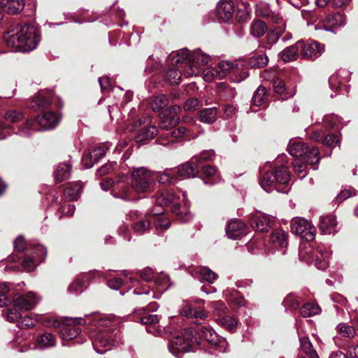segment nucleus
<instances>
[{
	"label": "nucleus",
	"mask_w": 358,
	"mask_h": 358,
	"mask_svg": "<svg viewBox=\"0 0 358 358\" xmlns=\"http://www.w3.org/2000/svg\"><path fill=\"white\" fill-rule=\"evenodd\" d=\"M181 108L178 105H174L165 110L161 114L162 120L159 127L162 129L168 130L179 122V113Z\"/></svg>",
	"instance_id": "14"
},
{
	"label": "nucleus",
	"mask_w": 358,
	"mask_h": 358,
	"mask_svg": "<svg viewBox=\"0 0 358 358\" xmlns=\"http://www.w3.org/2000/svg\"><path fill=\"white\" fill-rule=\"evenodd\" d=\"M247 228L244 222L238 220H231L226 227V234L229 238L236 240L246 234Z\"/></svg>",
	"instance_id": "17"
},
{
	"label": "nucleus",
	"mask_w": 358,
	"mask_h": 358,
	"mask_svg": "<svg viewBox=\"0 0 358 358\" xmlns=\"http://www.w3.org/2000/svg\"><path fill=\"white\" fill-rule=\"evenodd\" d=\"M169 350L174 355L178 356L180 352L189 351V344L181 337H175L169 343Z\"/></svg>",
	"instance_id": "22"
},
{
	"label": "nucleus",
	"mask_w": 358,
	"mask_h": 358,
	"mask_svg": "<svg viewBox=\"0 0 358 358\" xmlns=\"http://www.w3.org/2000/svg\"><path fill=\"white\" fill-rule=\"evenodd\" d=\"M287 151L290 155L294 157H302L306 160V163L313 166L314 170L317 169L320 162L319 152L315 148H308L300 140L290 141L287 146Z\"/></svg>",
	"instance_id": "6"
},
{
	"label": "nucleus",
	"mask_w": 358,
	"mask_h": 358,
	"mask_svg": "<svg viewBox=\"0 0 358 358\" xmlns=\"http://www.w3.org/2000/svg\"><path fill=\"white\" fill-rule=\"evenodd\" d=\"M85 288V282L80 279H76L69 286V292L73 294H78L81 293Z\"/></svg>",
	"instance_id": "57"
},
{
	"label": "nucleus",
	"mask_w": 358,
	"mask_h": 358,
	"mask_svg": "<svg viewBox=\"0 0 358 358\" xmlns=\"http://www.w3.org/2000/svg\"><path fill=\"white\" fill-rule=\"evenodd\" d=\"M331 255L330 248L324 245L317 246L315 251L310 246L301 247L299 249L300 258L309 264L314 263L320 270H324L327 267Z\"/></svg>",
	"instance_id": "5"
},
{
	"label": "nucleus",
	"mask_w": 358,
	"mask_h": 358,
	"mask_svg": "<svg viewBox=\"0 0 358 358\" xmlns=\"http://www.w3.org/2000/svg\"><path fill=\"white\" fill-rule=\"evenodd\" d=\"M3 314L8 322L17 323L21 315L17 310L11 308L4 310Z\"/></svg>",
	"instance_id": "61"
},
{
	"label": "nucleus",
	"mask_w": 358,
	"mask_h": 358,
	"mask_svg": "<svg viewBox=\"0 0 358 358\" xmlns=\"http://www.w3.org/2000/svg\"><path fill=\"white\" fill-rule=\"evenodd\" d=\"M159 318L157 315H149L142 317L140 320L141 324L145 325H155L159 322Z\"/></svg>",
	"instance_id": "63"
},
{
	"label": "nucleus",
	"mask_w": 358,
	"mask_h": 358,
	"mask_svg": "<svg viewBox=\"0 0 358 358\" xmlns=\"http://www.w3.org/2000/svg\"><path fill=\"white\" fill-rule=\"evenodd\" d=\"M194 164V162L192 161V159L191 162L182 164L177 169H174L178 180H183L185 178L195 177L197 175L199 170L197 165Z\"/></svg>",
	"instance_id": "18"
},
{
	"label": "nucleus",
	"mask_w": 358,
	"mask_h": 358,
	"mask_svg": "<svg viewBox=\"0 0 358 358\" xmlns=\"http://www.w3.org/2000/svg\"><path fill=\"white\" fill-rule=\"evenodd\" d=\"M108 148L107 145H102L99 147L94 148L90 154V157H93L94 162L98 161L99 159L102 158L108 151Z\"/></svg>",
	"instance_id": "59"
},
{
	"label": "nucleus",
	"mask_w": 358,
	"mask_h": 358,
	"mask_svg": "<svg viewBox=\"0 0 358 358\" xmlns=\"http://www.w3.org/2000/svg\"><path fill=\"white\" fill-rule=\"evenodd\" d=\"M0 4L8 13L15 15L23 10L25 1L24 0H1Z\"/></svg>",
	"instance_id": "23"
},
{
	"label": "nucleus",
	"mask_w": 358,
	"mask_h": 358,
	"mask_svg": "<svg viewBox=\"0 0 358 358\" xmlns=\"http://www.w3.org/2000/svg\"><path fill=\"white\" fill-rule=\"evenodd\" d=\"M320 310V308L318 305L308 303L302 306L301 314L304 317H308L319 314Z\"/></svg>",
	"instance_id": "46"
},
{
	"label": "nucleus",
	"mask_w": 358,
	"mask_h": 358,
	"mask_svg": "<svg viewBox=\"0 0 358 358\" xmlns=\"http://www.w3.org/2000/svg\"><path fill=\"white\" fill-rule=\"evenodd\" d=\"M267 30V26L265 22L261 20L254 21L250 26V34L254 37L259 38L262 36Z\"/></svg>",
	"instance_id": "42"
},
{
	"label": "nucleus",
	"mask_w": 358,
	"mask_h": 358,
	"mask_svg": "<svg viewBox=\"0 0 358 358\" xmlns=\"http://www.w3.org/2000/svg\"><path fill=\"white\" fill-rule=\"evenodd\" d=\"M323 143L330 147H335L340 144L341 139L335 134H329L323 139Z\"/></svg>",
	"instance_id": "62"
},
{
	"label": "nucleus",
	"mask_w": 358,
	"mask_h": 358,
	"mask_svg": "<svg viewBox=\"0 0 358 358\" xmlns=\"http://www.w3.org/2000/svg\"><path fill=\"white\" fill-rule=\"evenodd\" d=\"M267 99L268 96L266 95V88L263 86H259L253 94L252 104L256 106H262L266 104Z\"/></svg>",
	"instance_id": "37"
},
{
	"label": "nucleus",
	"mask_w": 358,
	"mask_h": 358,
	"mask_svg": "<svg viewBox=\"0 0 358 358\" xmlns=\"http://www.w3.org/2000/svg\"><path fill=\"white\" fill-rule=\"evenodd\" d=\"M210 59V56L203 53L199 49L191 53V62L195 65H206L209 62Z\"/></svg>",
	"instance_id": "41"
},
{
	"label": "nucleus",
	"mask_w": 358,
	"mask_h": 358,
	"mask_svg": "<svg viewBox=\"0 0 358 358\" xmlns=\"http://www.w3.org/2000/svg\"><path fill=\"white\" fill-rule=\"evenodd\" d=\"M214 156V151L213 150H209L203 151L199 155L194 156L192 159L194 163L201 164L207 161H211Z\"/></svg>",
	"instance_id": "50"
},
{
	"label": "nucleus",
	"mask_w": 358,
	"mask_h": 358,
	"mask_svg": "<svg viewBox=\"0 0 358 358\" xmlns=\"http://www.w3.org/2000/svg\"><path fill=\"white\" fill-rule=\"evenodd\" d=\"M180 315L190 318L204 319L207 317L203 307V301L197 299L194 302L185 301L179 309Z\"/></svg>",
	"instance_id": "11"
},
{
	"label": "nucleus",
	"mask_w": 358,
	"mask_h": 358,
	"mask_svg": "<svg viewBox=\"0 0 358 358\" xmlns=\"http://www.w3.org/2000/svg\"><path fill=\"white\" fill-rule=\"evenodd\" d=\"M301 348L303 352L310 358H319L316 350L313 348L312 343L307 337L300 338Z\"/></svg>",
	"instance_id": "39"
},
{
	"label": "nucleus",
	"mask_w": 358,
	"mask_h": 358,
	"mask_svg": "<svg viewBox=\"0 0 358 358\" xmlns=\"http://www.w3.org/2000/svg\"><path fill=\"white\" fill-rule=\"evenodd\" d=\"M41 298L34 292L15 294L13 301L15 306L20 310H31L39 303Z\"/></svg>",
	"instance_id": "12"
},
{
	"label": "nucleus",
	"mask_w": 358,
	"mask_h": 358,
	"mask_svg": "<svg viewBox=\"0 0 358 358\" xmlns=\"http://www.w3.org/2000/svg\"><path fill=\"white\" fill-rule=\"evenodd\" d=\"M271 242L276 249L282 250L284 254L288 246V235L282 229H276L271 234Z\"/></svg>",
	"instance_id": "19"
},
{
	"label": "nucleus",
	"mask_w": 358,
	"mask_h": 358,
	"mask_svg": "<svg viewBox=\"0 0 358 358\" xmlns=\"http://www.w3.org/2000/svg\"><path fill=\"white\" fill-rule=\"evenodd\" d=\"M289 181V173L285 166H280L273 171H265L264 169L259 171V182L262 188L266 192H271L275 189L278 192L287 193L289 189L280 190L277 185H287Z\"/></svg>",
	"instance_id": "2"
},
{
	"label": "nucleus",
	"mask_w": 358,
	"mask_h": 358,
	"mask_svg": "<svg viewBox=\"0 0 358 358\" xmlns=\"http://www.w3.org/2000/svg\"><path fill=\"white\" fill-rule=\"evenodd\" d=\"M71 167L66 164H60L54 171V177L57 182H61L70 176Z\"/></svg>",
	"instance_id": "35"
},
{
	"label": "nucleus",
	"mask_w": 358,
	"mask_h": 358,
	"mask_svg": "<svg viewBox=\"0 0 358 358\" xmlns=\"http://www.w3.org/2000/svg\"><path fill=\"white\" fill-rule=\"evenodd\" d=\"M300 45V43L297 42L294 45H290L281 51L280 52V57L282 61L289 62L296 60L299 55Z\"/></svg>",
	"instance_id": "29"
},
{
	"label": "nucleus",
	"mask_w": 358,
	"mask_h": 358,
	"mask_svg": "<svg viewBox=\"0 0 358 358\" xmlns=\"http://www.w3.org/2000/svg\"><path fill=\"white\" fill-rule=\"evenodd\" d=\"M203 180L205 184L214 185L220 180V176L215 166L207 165L202 167Z\"/></svg>",
	"instance_id": "24"
},
{
	"label": "nucleus",
	"mask_w": 358,
	"mask_h": 358,
	"mask_svg": "<svg viewBox=\"0 0 358 358\" xmlns=\"http://www.w3.org/2000/svg\"><path fill=\"white\" fill-rule=\"evenodd\" d=\"M169 99L164 94L155 96L150 102V107L154 111H159L168 105Z\"/></svg>",
	"instance_id": "43"
},
{
	"label": "nucleus",
	"mask_w": 358,
	"mask_h": 358,
	"mask_svg": "<svg viewBox=\"0 0 358 358\" xmlns=\"http://www.w3.org/2000/svg\"><path fill=\"white\" fill-rule=\"evenodd\" d=\"M346 23L345 16L340 13L329 15L323 20L324 30L334 32L338 28L343 27Z\"/></svg>",
	"instance_id": "16"
},
{
	"label": "nucleus",
	"mask_w": 358,
	"mask_h": 358,
	"mask_svg": "<svg viewBox=\"0 0 358 358\" xmlns=\"http://www.w3.org/2000/svg\"><path fill=\"white\" fill-rule=\"evenodd\" d=\"M166 78L170 83L178 84L181 81V71L178 69H171L166 72Z\"/></svg>",
	"instance_id": "53"
},
{
	"label": "nucleus",
	"mask_w": 358,
	"mask_h": 358,
	"mask_svg": "<svg viewBox=\"0 0 358 358\" xmlns=\"http://www.w3.org/2000/svg\"><path fill=\"white\" fill-rule=\"evenodd\" d=\"M268 62V59L264 54H255L249 59V64L253 68H262Z\"/></svg>",
	"instance_id": "44"
},
{
	"label": "nucleus",
	"mask_w": 358,
	"mask_h": 358,
	"mask_svg": "<svg viewBox=\"0 0 358 358\" xmlns=\"http://www.w3.org/2000/svg\"><path fill=\"white\" fill-rule=\"evenodd\" d=\"M218 73L220 79H222L229 73L238 75L239 78L236 79V82H241L248 77V73L243 69L242 62H231L229 61H221L218 63Z\"/></svg>",
	"instance_id": "9"
},
{
	"label": "nucleus",
	"mask_w": 358,
	"mask_h": 358,
	"mask_svg": "<svg viewBox=\"0 0 358 358\" xmlns=\"http://www.w3.org/2000/svg\"><path fill=\"white\" fill-rule=\"evenodd\" d=\"M94 350L99 354H103L112 347L117 345L120 342V336L113 334L109 330H99L90 335Z\"/></svg>",
	"instance_id": "7"
},
{
	"label": "nucleus",
	"mask_w": 358,
	"mask_h": 358,
	"mask_svg": "<svg viewBox=\"0 0 358 358\" xmlns=\"http://www.w3.org/2000/svg\"><path fill=\"white\" fill-rule=\"evenodd\" d=\"M198 117L203 123L213 124L217 120V109L215 107L202 109L198 113Z\"/></svg>",
	"instance_id": "30"
},
{
	"label": "nucleus",
	"mask_w": 358,
	"mask_h": 358,
	"mask_svg": "<svg viewBox=\"0 0 358 358\" xmlns=\"http://www.w3.org/2000/svg\"><path fill=\"white\" fill-rule=\"evenodd\" d=\"M157 132L158 129L155 126H147L140 130L138 136H136V139L138 141H141L145 139H152L157 134Z\"/></svg>",
	"instance_id": "40"
},
{
	"label": "nucleus",
	"mask_w": 358,
	"mask_h": 358,
	"mask_svg": "<svg viewBox=\"0 0 358 358\" xmlns=\"http://www.w3.org/2000/svg\"><path fill=\"white\" fill-rule=\"evenodd\" d=\"M37 343L38 348L44 349L55 346L57 339L53 334L45 332L38 337Z\"/></svg>",
	"instance_id": "33"
},
{
	"label": "nucleus",
	"mask_w": 358,
	"mask_h": 358,
	"mask_svg": "<svg viewBox=\"0 0 358 358\" xmlns=\"http://www.w3.org/2000/svg\"><path fill=\"white\" fill-rule=\"evenodd\" d=\"M300 43L301 55L305 59H315L324 52V47L317 41H298Z\"/></svg>",
	"instance_id": "15"
},
{
	"label": "nucleus",
	"mask_w": 358,
	"mask_h": 358,
	"mask_svg": "<svg viewBox=\"0 0 358 358\" xmlns=\"http://www.w3.org/2000/svg\"><path fill=\"white\" fill-rule=\"evenodd\" d=\"M80 329L76 327L65 326L60 330V334L63 340H71L77 336Z\"/></svg>",
	"instance_id": "45"
},
{
	"label": "nucleus",
	"mask_w": 358,
	"mask_h": 358,
	"mask_svg": "<svg viewBox=\"0 0 358 358\" xmlns=\"http://www.w3.org/2000/svg\"><path fill=\"white\" fill-rule=\"evenodd\" d=\"M337 331L342 337L353 338L355 335V329L352 326L347 323L339 324L337 327Z\"/></svg>",
	"instance_id": "47"
},
{
	"label": "nucleus",
	"mask_w": 358,
	"mask_h": 358,
	"mask_svg": "<svg viewBox=\"0 0 358 358\" xmlns=\"http://www.w3.org/2000/svg\"><path fill=\"white\" fill-rule=\"evenodd\" d=\"M37 323V320L31 315H25L19 318L17 326L20 329H27L34 327Z\"/></svg>",
	"instance_id": "51"
},
{
	"label": "nucleus",
	"mask_w": 358,
	"mask_h": 358,
	"mask_svg": "<svg viewBox=\"0 0 358 358\" xmlns=\"http://www.w3.org/2000/svg\"><path fill=\"white\" fill-rule=\"evenodd\" d=\"M155 180L162 184H173L178 181L174 169H167L162 173L155 172Z\"/></svg>",
	"instance_id": "31"
},
{
	"label": "nucleus",
	"mask_w": 358,
	"mask_h": 358,
	"mask_svg": "<svg viewBox=\"0 0 358 358\" xmlns=\"http://www.w3.org/2000/svg\"><path fill=\"white\" fill-rule=\"evenodd\" d=\"M337 221L333 215L321 216L320 219L319 228L322 234H330L336 231Z\"/></svg>",
	"instance_id": "21"
},
{
	"label": "nucleus",
	"mask_w": 358,
	"mask_h": 358,
	"mask_svg": "<svg viewBox=\"0 0 358 358\" xmlns=\"http://www.w3.org/2000/svg\"><path fill=\"white\" fill-rule=\"evenodd\" d=\"M227 301L229 303L239 307L243 306L245 304L244 297L236 291L231 294L230 296L227 299Z\"/></svg>",
	"instance_id": "58"
},
{
	"label": "nucleus",
	"mask_w": 358,
	"mask_h": 358,
	"mask_svg": "<svg viewBox=\"0 0 358 358\" xmlns=\"http://www.w3.org/2000/svg\"><path fill=\"white\" fill-rule=\"evenodd\" d=\"M234 4L233 0H221L217 6V12L222 21L229 20L234 13Z\"/></svg>",
	"instance_id": "20"
},
{
	"label": "nucleus",
	"mask_w": 358,
	"mask_h": 358,
	"mask_svg": "<svg viewBox=\"0 0 358 358\" xmlns=\"http://www.w3.org/2000/svg\"><path fill=\"white\" fill-rule=\"evenodd\" d=\"M150 228V221L148 220H143L136 222L133 225L134 231L139 235L149 231Z\"/></svg>",
	"instance_id": "48"
},
{
	"label": "nucleus",
	"mask_w": 358,
	"mask_h": 358,
	"mask_svg": "<svg viewBox=\"0 0 358 358\" xmlns=\"http://www.w3.org/2000/svg\"><path fill=\"white\" fill-rule=\"evenodd\" d=\"M3 40L14 51L24 52L36 48L40 39L34 26L16 24L3 34Z\"/></svg>",
	"instance_id": "1"
},
{
	"label": "nucleus",
	"mask_w": 358,
	"mask_h": 358,
	"mask_svg": "<svg viewBox=\"0 0 358 358\" xmlns=\"http://www.w3.org/2000/svg\"><path fill=\"white\" fill-rule=\"evenodd\" d=\"M202 106L201 101L197 98L192 97L188 99L184 103V110L192 111L199 108Z\"/></svg>",
	"instance_id": "56"
},
{
	"label": "nucleus",
	"mask_w": 358,
	"mask_h": 358,
	"mask_svg": "<svg viewBox=\"0 0 358 358\" xmlns=\"http://www.w3.org/2000/svg\"><path fill=\"white\" fill-rule=\"evenodd\" d=\"M273 86L275 92L282 96V99H287L293 96L294 94V92H289L287 90L284 81L279 78H275L273 80Z\"/></svg>",
	"instance_id": "36"
},
{
	"label": "nucleus",
	"mask_w": 358,
	"mask_h": 358,
	"mask_svg": "<svg viewBox=\"0 0 358 358\" xmlns=\"http://www.w3.org/2000/svg\"><path fill=\"white\" fill-rule=\"evenodd\" d=\"M191 62V53L189 50L184 48L180 50L177 54L172 57L171 64L180 67L179 64Z\"/></svg>",
	"instance_id": "34"
},
{
	"label": "nucleus",
	"mask_w": 358,
	"mask_h": 358,
	"mask_svg": "<svg viewBox=\"0 0 358 358\" xmlns=\"http://www.w3.org/2000/svg\"><path fill=\"white\" fill-rule=\"evenodd\" d=\"M197 273L201 282L213 283L217 278L218 275L206 266H201L197 268Z\"/></svg>",
	"instance_id": "32"
},
{
	"label": "nucleus",
	"mask_w": 358,
	"mask_h": 358,
	"mask_svg": "<svg viewBox=\"0 0 358 358\" xmlns=\"http://www.w3.org/2000/svg\"><path fill=\"white\" fill-rule=\"evenodd\" d=\"M50 103V93L45 91H40L29 103V106L38 110L45 108Z\"/></svg>",
	"instance_id": "25"
},
{
	"label": "nucleus",
	"mask_w": 358,
	"mask_h": 358,
	"mask_svg": "<svg viewBox=\"0 0 358 358\" xmlns=\"http://www.w3.org/2000/svg\"><path fill=\"white\" fill-rule=\"evenodd\" d=\"M211 306L213 308L215 313L217 315H221L227 310V307L224 303L220 301L212 302Z\"/></svg>",
	"instance_id": "64"
},
{
	"label": "nucleus",
	"mask_w": 358,
	"mask_h": 358,
	"mask_svg": "<svg viewBox=\"0 0 358 358\" xmlns=\"http://www.w3.org/2000/svg\"><path fill=\"white\" fill-rule=\"evenodd\" d=\"M304 161L306 162L304 158H302L296 159L293 162L294 169L299 174V177L301 179H303L307 175L306 164L304 163Z\"/></svg>",
	"instance_id": "49"
},
{
	"label": "nucleus",
	"mask_w": 358,
	"mask_h": 358,
	"mask_svg": "<svg viewBox=\"0 0 358 358\" xmlns=\"http://www.w3.org/2000/svg\"><path fill=\"white\" fill-rule=\"evenodd\" d=\"M176 197L173 194L166 192L162 194L156 199V204L159 206H168L171 203L175 202Z\"/></svg>",
	"instance_id": "52"
},
{
	"label": "nucleus",
	"mask_w": 358,
	"mask_h": 358,
	"mask_svg": "<svg viewBox=\"0 0 358 358\" xmlns=\"http://www.w3.org/2000/svg\"><path fill=\"white\" fill-rule=\"evenodd\" d=\"M46 255L47 250L43 245L40 244L34 245L31 248L30 254L25 255L22 266L25 271L28 272L32 271L38 264L45 259Z\"/></svg>",
	"instance_id": "8"
},
{
	"label": "nucleus",
	"mask_w": 358,
	"mask_h": 358,
	"mask_svg": "<svg viewBox=\"0 0 358 358\" xmlns=\"http://www.w3.org/2000/svg\"><path fill=\"white\" fill-rule=\"evenodd\" d=\"M255 10L258 15L263 17H270L271 16V12L267 3H259L257 4Z\"/></svg>",
	"instance_id": "60"
},
{
	"label": "nucleus",
	"mask_w": 358,
	"mask_h": 358,
	"mask_svg": "<svg viewBox=\"0 0 358 358\" xmlns=\"http://www.w3.org/2000/svg\"><path fill=\"white\" fill-rule=\"evenodd\" d=\"M182 196L184 200L183 206L176 203L173 208V212L179 217L182 222H185L191 219V215L189 212V203L186 201L184 194H182Z\"/></svg>",
	"instance_id": "28"
},
{
	"label": "nucleus",
	"mask_w": 358,
	"mask_h": 358,
	"mask_svg": "<svg viewBox=\"0 0 358 358\" xmlns=\"http://www.w3.org/2000/svg\"><path fill=\"white\" fill-rule=\"evenodd\" d=\"M61 120V116L52 112L44 113L36 117V122L28 120L19 129V134L22 136H29L32 131L49 130L55 128Z\"/></svg>",
	"instance_id": "4"
},
{
	"label": "nucleus",
	"mask_w": 358,
	"mask_h": 358,
	"mask_svg": "<svg viewBox=\"0 0 358 358\" xmlns=\"http://www.w3.org/2000/svg\"><path fill=\"white\" fill-rule=\"evenodd\" d=\"M10 288L6 283L0 282V307L6 306L10 303V300L6 296Z\"/></svg>",
	"instance_id": "54"
},
{
	"label": "nucleus",
	"mask_w": 358,
	"mask_h": 358,
	"mask_svg": "<svg viewBox=\"0 0 358 358\" xmlns=\"http://www.w3.org/2000/svg\"><path fill=\"white\" fill-rule=\"evenodd\" d=\"M217 322L230 332H234L238 325L236 318L229 315L217 318Z\"/></svg>",
	"instance_id": "38"
},
{
	"label": "nucleus",
	"mask_w": 358,
	"mask_h": 358,
	"mask_svg": "<svg viewBox=\"0 0 358 358\" xmlns=\"http://www.w3.org/2000/svg\"><path fill=\"white\" fill-rule=\"evenodd\" d=\"M201 336L210 344L215 346V348L220 352H224L227 348V340L219 336L210 327H202L201 328Z\"/></svg>",
	"instance_id": "13"
},
{
	"label": "nucleus",
	"mask_w": 358,
	"mask_h": 358,
	"mask_svg": "<svg viewBox=\"0 0 358 358\" xmlns=\"http://www.w3.org/2000/svg\"><path fill=\"white\" fill-rule=\"evenodd\" d=\"M250 224L259 231H266L271 227V218L264 215H255L251 218Z\"/></svg>",
	"instance_id": "27"
},
{
	"label": "nucleus",
	"mask_w": 358,
	"mask_h": 358,
	"mask_svg": "<svg viewBox=\"0 0 358 358\" xmlns=\"http://www.w3.org/2000/svg\"><path fill=\"white\" fill-rule=\"evenodd\" d=\"M203 78L205 81L210 83L214 80L219 79V73L217 69L214 68H206L203 71Z\"/></svg>",
	"instance_id": "55"
},
{
	"label": "nucleus",
	"mask_w": 358,
	"mask_h": 358,
	"mask_svg": "<svg viewBox=\"0 0 358 358\" xmlns=\"http://www.w3.org/2000/svg\"><path fill=\"white\" fill-rule=\"evenodd\" d=\"M291 230L292 233L300 236L307 241H312L315 239L316 231L315 227L303 218L292 220Z\"/></svg>",
	"instance_id": "10"
},
{
	"label": "nucleus",
	"mask_w": 358,
	"mask_h": 358,
	"mask_svg": "<svg viewBox=\"0 0 358 358\" xmlns=\"http://www.w3.org/2000/svg\"><path fill=\"white\" fill-rule=\"evenodd\" d=\"M131 188L138 194L148 193L152 191L155 184V172L145 167L134 168L130 173Z\"/></svg>",
	"instance_id": "3"
},
{
	"label": "nucleus",
	"mask_w": 358,
	"mask_h": 358,
	"mask_svg": "<svg viewBox=\"0 0 358 358\" xmlns=\"http://www.w3.org/2000/svg\"><path fill=\"white\" fill-rule=\"evenodd\" d=\"M83 186L80 181L69 183L64 190V197L69 201L78 199L80 197Z\"/></svg>",
	"instance_id": "26"
}]
</instances>
